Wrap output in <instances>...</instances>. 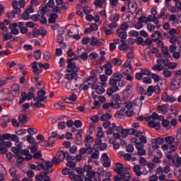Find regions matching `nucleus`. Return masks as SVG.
I'll use <instances>...</instances> for the list:
<instances>
[{"label": "nucleus", "instance_id": "f257e3e1", "mask_svg": "<svg viewBox=\"0 0 181 181\" xmlns=\"http://www.w3.org/2000/svg\"><path fill=\"white\" fill-rule=\"evenodd\" d=\"M74 58L69 59L67 62V69L66 71L69 74H65V78L67 80H73V78H76V83L75 86L76 87H81L83 86L82 83L77 82L78 81H83V79L81 78H78V71H80V67L77 66V64L76 62H73L74 60H78L80 59V55H74Z\"/></svg>", "mask_w": 181, "mask_h": 181}, {"label": "nucleus", "instance_id": "f03ea898", "mask_svg": "<svg viewBox=\"0 0 181 181\" xmlns=\"http://www.w3.org/2000/svg\"><path fill=\"white\" fill-rule=\"evenodd\" d=\"M122 77H124V76L120 72H116L112 74L109 80V84L112 87L107 90V95L111 97L114 93L119 91V88L118 87L117 84L119 83V81H121V80H122Z\"/></svg>", "mask_w": 181, "mask_h": 181}, {"label": "nucleus", "instance_id": "7ed1b4c3", "mask_svg": "<svg viewBox=\"0 0 181 181\" xmlns=\"http://www.w3.org/2000/svg\"><path fill=\"white\" fill-rule=\"evenodd\" d=\"M94 139L91 136H87L84 140V144L86 148H81V153H86L90 155L94 152V145L93 146Z\"/></svg>", "mask_w": 181, "mask_h": 181}, {"label": "nucleus", "instance_id": "20e7f679", "mask_svg": "<svg viewBox=\"0 0 181 181\" xmlns=\"http://www.w3.org/2000/svg\"><path fill=\"white\" fill-rule=\"evenodd\" d=\"M46 7H42L41 9H40L37 12V14L33 15L31 16L32 21H34L35 22H40L42 23L43 25H46L47 23V18L45 17V15H46Z\"/></svg>", "mask_w": 181, "mask_h": 181}, {"label": "nucleus", "instance_id": "39448f33", "mask_svg": "<svg viewBox=\"0 0 181 181\" xmlns=\"http://www.w3.org/2000/svg\"><path fill=\"white\" fill-rule=\"evenodd\" d=\"M91 80H93V83H89L90 86H92L91 88L93 90H95L97 94H103V93L105 92V89L103 86H97V78H91Z\"/></svg>", "mask_w": 181, "mask_h": 181}, {"label": "nucleus", "instance_id": "423d86ee", "mask_svg": "<svg viewBox=\"0 0 181 181\" xmlns=\"http://www.w3.org/2000/svg\"><path fill=\"white\" fill-rule=\"evenodd\" d=\"M93 149H96L98 151H105L107 149V144L103 143V140L101 139H97L95 141V144H93Z\"/></svg>", "mask_w": 181, "mask_h": 181}, {"label": "nucleus", "instance_id": "0eeeda50", "mask_svg": "<svg viewBox=\"0 0 181 181\" xmlns=\"http://www.w3.org/2000/svg\"><path fill=\"white\" fill-rule=\"evenodd\" d=\"M21 85L16 83L11 87V95L13 97H19L21 94Z\"/></svg>", "mask_w": 181, "mask_h": 181}, {"label": "nucleus", "instance_id": "6e6552de", "mask_svg": "<svg viewBox=\"0 0 181 181\" xmlns=\"http://www.w3.org/2000/svg\"><path fill=\"white\" fill-rule=\"evenodd\" d=\"M102 160L105 168H110L111 166V159L108 158V155L106 153L103 154Z\"/></svg>", "mask_w": 181, "mask_h": 181}, {"label": "nucleus", "instance_id": "1a4fd4ad", "mask_svg": "<svg viewBox=\"0 0 181 181\" xmlns=\"http://www.w3.org/2000/svg\"><path fill=\"white\" fill-rule=\"evenodd\" d=\"M69 177H70V179H71V180L83 181L84 178L86 177V175H76V173L72 171L69 174Z\"/></svg>", "mask_w": 181, "mask_h": 181}, {"label": "nucleus", "instance_id": "9d476101", "mask_svg": "<svg viewBox=\"0 0 181 181\" xmlns=\"http://www.w3.org/2000/svg\"><path fill=\"white\" fill-rule=\"evenodd\" d=\"M105 69V74L106 76H111L112 74V64L111 62H108L103 65Z\"/></svg>", "mask_w": 181, "mask_h": 181}, {"label": "nucleus", "instance_id": "9b49d317", "mask_svg": "<svg viewBox=\"0 0 181 181\" xmlns=\"http://www.w3.org/2000/svg\"><path fill=\"white\" fill-rule=\"evenodd\" d=\"M171 86H172L173 90H177V88H180L181 78H174L171 83Z\"/></svg>", "mask_w": 181, "mask_h": 181}, {"label": "nucleus", "instance_id": "f8f14e48", "mask_svg": "<svg viewBox=\"0 0 181 181\" xmlns=\"http://www.w3.org/2000/svg\"><path fill=\"white\" fill-rule=\"evenodd\" d=\"M115 171L117 175H122L124 173V164L121 163H116L115 165Z\"/></svg>", "mask_w": 181, "mask_h": 181}, {"label": "nucleus", "instance_id": "ddd939ff", "mask_svg": "<svg viewBox=\"0 0 181 181\" xmlns=\"http://www.w3.org/2000/svg\"><path fill=\"white\" fill-rule=\"evenodd\" d=\"M162 100H163L165 103H175V101H176V98L173 96L168 95V93H164L163 94Z\"/></svg>", "mask_w": 181, "mask_h": 181}, {"label": "nucleus", "instance_id": "4468645a", "mask_svg": "<svg viewBox=\"0 0 181 181\" xmlns=\"http://www.w3.org/2000/svg\"><path fill=\"white\" fill-rule=\"evenodd\" d=\"M67 155H69V152H64L63 151H59L57 153V158L59 159V162H64Z\"/></svg>", "mask_w": 181, "mask_h": 181}, {"label": "nucleus", "instance_id": "2eb2a0df", "mask_svg": "<svg viewBox=\"0 0 181 181\" xmlns=\"http://www.w3.org/2000/svg\"><path fill=\"white\" fill-rule=\"evenodd\" d=\"M46 33H47L46 29H45L44 28H41L40 30L33 31V36L34 37H37V36H40V35L41 36H46Z\"/></svg>", "mask_w": 181, "mask_h": 181}, {"label": "nucleus", "instance_id": "dca6fc26", "mask_svg": "<svg viewBox=\"0 0 181 181\" xmlns=\"http://www.w3.org/2000/svg\"><path fill=\"white\" fill-rule=\"evenodd\" d=\"M170 59V57H167V58H165V59L158 58L157 59V63H158V64H162L163 65V67L167 68L168 66H169V63L170 62V59Z\"/></svg>", "mask_w": 181, "mask_h": 181}, {"label": "nucleus", "instance_id": "f3484780", "mask_svg": "<svg viewBox=\"0 0 181 181\" xmlns=\"http://www.w3.org/2000/svg\"><path fill=\"white\" fill-rule=\"evenodd\" d=\"M18 26V23H13L10 24L9 28L11 30V33L12 35H19V30H18V28H16V27Z\"/></svg>", "mask_w": 181, "mask_h": 181}, {"label": "nucleus", "instance_id": "a211bd4d", "mask_svg": "<svg viewBox=\"0 0 181 181\" xmlns=\"http://www.w3.org/2000/svg\"><path fill=\"white\" fill-rule=\"evenodd\" d=\"M94 181H101V174L97 171H92L89 175Z\"/></svg>", "mask_w": 181, "mask_h": 181}, {"label": "nucleus", "instance_id": "6ab92c4d", "mask_svg": "<svg viewBox=\"0 0 181 181\" xmlns=\"http://www.w3.org/2000/svg\"><path fill=\"white\" fill-rule=\"evenodd\" d=\"M19 3H18V1H13L12 3V6L13 8V12L14 13H16V15H21V12L22 11L21 10V8H18Z\"/></svg>", "mask_w": 181, "mask_h": 181}, {"label": "nucleus", "instance_id": "aec40b11", "mask_svg": "<svg viewBox=\"0 0 181 181\" xmlns=\"http://www.w3.org/2000/svg\"><path fill=\"white\" fill-rule=\"evenodd\" d=\"M141 169L142 167L139 164L135 165L133 167V171L136 173V176H142V175H144V173L141 171Z\"/></svg>", "mask_w": 181, "mask_h": 181}, {"label": "nucleus", "instance_id": "412c9836", "mask_svg": "<svg viewBox=\"0 0 181 181\" xmlns=\"http://www.w3.org/2000/svg\"><path fill=\"white\" fill-rule=\"evenodd\" d=\"M37 95L40 101H46L47 96H46V91L44 90H38Z\"/></svg>", "mask_w": 181, "mask_h": 181}, {"label": "nucleus", "instance_id": "4be33fe9", "mask_svg": "<svg viewBox=\"0 0 181 181\" xmlns=\"http://www.w3.org/2000/svg\"><path fill=\"white\" fill-rule=\"evenodd\" d=\"M103 40H97L95 37H93L90 40V46H101L103 45Z\"/></svg>", "mask_w": 181, "mask_h": 181}, {"label": "nucleus", "instance_id": "5701e85b", "mask_svg": "<svg viewBox=\"0 0 181 181\" xmlns=\"http://www.w3.org/2000/svg\"><path fill=\"white\" fill-rule=\"evenodd\" d=\"M63 4V0H56L57 6L52 8V12L55 13H60L62 12V8L59 7V5Z\"/></svg>", "mask_w": 181, "mask_h": 181}, {"label": "nucleus", "instance_id": "b1692460", "mask_svg": "<svg viewBox=\"0 0 181 181\" xmlns=\"http://www.w3.org/2000/svg\"><path fill=\"white\" fill-rule=\"evenodd\" d=\"M21 97H25L28 101H30V100H32L33 97H35V93L32 92H28V93H26V92H22Z\"/></svg>", "mask_w": 181, "mask_h": 181}, {"label": "nucleus", "instance_id": "393cba45", "mask_svg": "<svg viewBox=\"0 0 181 181\" xmlns=\"http://www.w3.org/2000/svg\"><path fill=\"white\" fill-rule=\"evenodd\" d=\"M158 111H161L163 114H166L168 111H169V105H162L158 106Z\"/></svg>", "mask_w": 181, "mask_h": 181}, {"label": "nucleus", "instance_id": "a878e982", "mask_svg": "<svg viewBox=\"0 0 181 181\" xmlns=\"http://www.w3.org/2000/svg\"><path fill=\"white\" fill-rule=\"evenodd\" d=\"M115 128H117V125L114 123H112L110 127L107 129L106 134H107V135H112V134L115 132Z\"/></svg>", "mask_w": 181, "mask_h": 181}, {"label": "nucleus", "instance_id": "bb28decb", "mask_svg": "<svg viewBox=\"0 0 181 181\" xmlns=\"http://www.w3.org/2000/svg\"><path fill=\"white\" fill-rule=\"evenodd\" d=\"M165 69V66L162 64H156L152 66V70H155L157 71H162Z\"/></svg>", "mask_w": 181, "mask_h": 181}, {"label": "nucleus", "instance_id": "cd10ccee", "mask_svg": "<svg viewBox=\"0 0 181 181\" xmlns=\"http://www.w3.org/2000/svg\"><path fill=\"white\" fill-rule=\"evenodd\" d=\"M133 142H134V144H136L135 147L137 150L144 148V143H141V141H138V139L133 138Z\"/></svg>", "mask_w": 181, "mask_h": 181}, {"label": "nucleus", "instance_id": "c85d7f7f", "mask_svg": "<svg viewBox=\"0 0 181 181\" xmlns=\"http://www.w3.org/2000/svg\"><path fill=\"white\" fill-rule=\"evenodd\" d=\"M161 52L163 54V57H171L170 53H169V48L168 47H163Z\"/></svg>", "mask_w": 181, "mask_h": 181}, {"label": "nucleus", "instance_id": "c756f323", "mask_svg": "<svg viewBox=\"0 0 181 181\" xmlns=\"http://www.w3.org/2000/svg\"><path fill=\"white\" fill-rule=\"evenodd\" d=\"M107 2V0H95L94 5L97 6V8H103L104 6V4Z\"/></svg>", "mask_w": 181, "mask_h": 181}, {"label": "nucleus", "instance_id": "7c9ffc66", "mask_svg": "<svg viewBox=\"0 0 181 181\" xmlns=\"http://www.w3.org/2000/svg\"><path fill=\"white\" fill-rule=\"evenodd\" d=\"M112 118V115L110 113H105L100 117V121H107V119H111Z\"/></svg>", "mask_w": 181, "mask_h": 181}, {"label": "nucleus", "instance_id": "2f4dec72", "mask_svg": "<svg viewBox=\"0 0 181 181\" xmlns=\"http://www.w3.org/2000/svg\"><path fill=\"white\" fill-rule=\"evenodd\" d=\"M83 171L86 172V176H90L91 172H93V167L91 165H85L83 166Z\"/></svg>", "mask_w": 181, "mask_h": 181}, {"label": "nucleus", "instance_id": "473e14b6", "mask_svg": "<svg viewBox=\"0 0 181 181\" xmlns=\"http://www.w3.org/2000/svg\"><path fill=\"white\" fill-rule=\"evenodd\" d=\"M57 18H59V15H57V13H52L50 15L49 18L48 19L49 23H54V22H56V19H57Z\"/></svg>", "mask_w": 181, "mask_h": 181}, {"label": "nucleus", "instance_id": "72a5a7b5", "mask_svg": "<svg viewBox=\"0 0 181 181\" xmlns=\"http://www.w3.org/2000/svg\"><path fill=\"white\" fill-rule=\"evenodd\" d=\"M157 153V157H155L153 160L152 162L153 163H160V158H162V154L159 151H156Z\"/></svg>", "mask_w": 181, "mask_h": 181}, {"label": "nucleus", "instance_id": "f704fd0d", "mask_svg": "<svg viewBox=\"0 0 181 181\" xmlns=\"http://www.w3.org/2000/svg\"><path fill=\"white\" fill-rule=\"evenodd\" d=\"M8 93L5 92L4 90L0 91V100L1 101H6L8 100Z\"/></svg>", "mask_w": 181, "mask_h": 181}, {"label": "nucleus", "instance_id": "c9c22d12", "mask_svg": "<svg viewBox=\"0 0 181 181\" xmlns=\"http://www.w3.org/2000/svg\"><path fill=\"white\" fill-rule=\"evenodd\" d=\"M122 177V180H131V174L129 173H124L122 175H119Z\"/></svg>", "mask_w": 181, "mask_h": 181}, {"label": "nucleus", "instance_id": "e433bc0d", "mask_svg": "<svg viewBox=\"0 0 181 181\" xmlns=\"http://www.w3.org/2000/svg\"><path fill=\"white\" fill-rule=\"evenodd\" d=\"M148 124L151 128H155L156 127H160V123L159 122H155L153 120H150Z\"/></svg>", "mask_w": 181, "mask_h": 181}, {"label": "nucleus", "instance_id": "4c0bfd02", "mask_svg": "<svg viewBox=\"0 0 181 181\" xmlns=\"http://www.w3.org/2000/svg\"><path fill=\"white\" fill-rule=\"evenodd\" d=\"M93 151H95V152L90 153V158L91 159L97 160L100 157V151L97 149H93Z\"/></svg>", "mask_w": 181, "mask_h": 181}, {"label": "nucleus", "instance_id": "58836bf2", "mask_svg": "<svg viewBox=\"0 0 181 181\" xmlns=\"http://www.w3.org/2000/svg\"><path fill=\"white\" fill-rule=\"evenodd\" d=\"M42 103H45V100H40V99H39V100L37 102L34 103V107L35 108H40V107H42L43 108H45V107H46V105H45Z\"/></svg>", "mask_w": 181, "mask_h": 181}, {"label": "nucleus", "instance_id": "ea45409f", "mask_svg": "<svg viewBox=\"0 0 181 181\" xmlns=\"http://www.w3.org/2000/svg\"><path fill=\"white\" fill-rule=\"evenodd\" d=\"M110 62L111 63H113L115 66H121L122 64V61H121L119 58H112Z\"/></svg>", "mask_w": 181, "mask_h": 181}, {"label": "nucleus", "instance_id": "a19ab883", "mask_svg": "<svg viewBox=\"0 0 181 181\" xmlns=\"http://www.w3.org/2000/svg\"><path fill=\"white\" fill-rule=\"evenodd\" d=\"M165 141L169 145H172V144L176 143V141H175L174 137L172 136H169L165 137Z\"/></svg>", "mask_w": 181, "mask_h": 181}, {"label": "nucleus", "instance_id": "79ce46f5", "mask_svg": "<svg viewBox=\"0 0 181 181\" xmlns=\"http://www.w3.org/2000/svg\"><path fill=\"white\" fill-rule=\"evenodd\" d=\"M53 172V170L44 171L45 177L43 179L44 181H52V179H50V177H49L47 175L52 173Z\"/></svg>", "mask_w": 181, "mask_h": 181}, {"label": "nucleus", "instance_id": "37998d69", "mask_svg": "<svg viewBox=\"0 0 181 181\" xmlns=\"http://www.w3.org/2000/svg\"><path fill=\"white\" fill-rule=\"evenodd\" d=\"M32 69H33V73H37V71H40V73L42 72V70H39V68L37 67V62L36 61L32 63Z\"/></svg>", "mask_w": 181, "mask_h": 181}, {"label": "nucleus", "instance_id": "c03bdc74", "mask_svg": "<svg viewBox=\"0 0 181 181\" xmlns=\"http://www.w3.org/2000/svg\"><path fill=\"white\" fill-rule=\"evenodd\" d=\"M151 78H153L155 81V83H158L162 80V78H160V76L156 74H151Z\"/></svg>", "mask_w": 181, "mask_h": 181}, {"label": "nucleus", "instance_id": "a18cd8bd", "mask_svg": "<svg viewBox=\"0 0 181 181\" xmlns=\"http://www.w3.org/2000/svg\"><path fill=\"white\" fill-rule=\"evenodd\" d=\"M124 71H128V68L130 70H132V64H131V61L129 62H126L123 64Z\"/></svg>", "mask_w": 181, "mask_h": 181}, {"label": "nucleus", "instance_id": "49530a36", "mask_svg": "<svg viewBox=\"0 0 181 181\" xmlns=\"http://www.w3.org/2000/svg\"><path fill=\"white\" fill-rule=\"evenodd\" d=\"M54 0H49L47 3V5L42 6V8H46V13L47 12L48 8H54Z\"/></svg>", "mask_w": 181, "mask_h": 181}, {"label": "nucleus", "instance_id": "de8ad7c7", "mask_svg": "<svg viewBox=\"0 0 181 181\" xmlns=\"http://www.w3.org/2000/svg\"><path fill=\"white\" fill-rule=\"evenodd\" d=\"M177 67V63L175 62H172L170 61L168 66H167V69L170 70H175Z\"/></svg>", "mask_w": 181, "mask_h": 181}, {"label": "nucleus", "instance_id": "09e8293b", "mask_svg": "<svg viewBox=\"0 0 181 181\" xmlns=\"http://www.w3.org/2000/svg\"><path fill=\"white\" fill-rule=\"evenodd\" d=\"M163 74L165 78H170V77H172V71H169V69L164 70Z\"/></svg>", "mask_w": 181, "mask_h": 181}, {"label": "nucleus", "instance_id": "8fccbe9b", "mask_svg": "<svg viewBox=\"0 0 181 181\" xmlns=\"http://www.w3.org/2000/svg\"><path fill=\"white\" fill-rule=\"evenodd\" d=\"M34 57L36 60H39L42 57V51L37 49L34 52Z\"/></svg>", "mask_w": 181, "mask_h": 181}, {"label": "nucleus", "instance_id": "3c124183", "mask_svg": "<svg viewBox=\"0 0 181 181\" xmlns=\"http://www.w3.org/2000/svg\"><path fill=\"white\" fill-rule=\"evenodd\" d=\"M27 117L25 115H20V116L18 117V121L19 122H21L22 124H26L27 122Z\"/></svg>", "mask_w": 181, "mask_h": 181}, {"label": "nucleus", "instance_id": "603ef678", "mask_svg": "<svg viewBox=\"0 0 181 181\" xmlns=\"http://www.w3.org/2000/svg\"><path fill=\"white\" fill-rule=\"evenodd\" d=\"M151 145H152V148H153V149H158V148H159V144L158 140H156V139H153L151 141Z\"/></svg>", "mask_w": 181, "mask_h": 181}, {"label": "nucleus", "instance_id": "864d4df0", "mask_svg": "<svg viewBox=\"0 0 181 181\" xmlns=\"http://www.w3.org/2000/svg\"><path fill=\"white\" fill-rule=\"evenodd\" d=\"M154 87L153 86H148V89H147V95L148 97H151V95H152V94H153L154 93Z\"/></svg>", "mask_w": 181, "mask_h": 181}, {"label": "nucleus", "instance_id": "5fc2aeb1", "mask_svg": "<svg viewBox=\"0 0 181 181\" xmlns=\"http://www.w3.org/2000/svg\"><path fill=\"white\" fill-rule=\"evenodd\" d=\"M66 166L70 168L71 170H74L76 169V162L74 161H69L66 163Z\"/></svg>", "mask_w": 181, "mask_h": 181}, {"label": "nucleus", "instance_id": "6e6d98bb", "mask_svg": "<svg viewBox=\"0 0 181 181\" xmlns=\"http://www.w3.org/2000/svg\"><path fill=\"white\" fill-rule=\"evenodd\" d=\"M170 145V150L171 151V152H175L176 148H177V146H179V142L176 141L175 143Z\"/></svg>", "mask_w": 181, "mask_h": 181}, {"label": "nucleus", "instance_id": "4d7b16f0", "mask_svg": "<svg viewBox=\"0 0 181 181\" xmlns=\"http://www.w3.org/2000/svg\"><path fill=\"white\" fill-rule=\"evenodd\" d=\"M44 60H46V62H49L50 59H52V54L49 52H44Z\"/></svg>", "mask_w": 181, "mask_h": 181}, {"label": "nucleus", "instance_id": "13d9d810", "mask_svg": "<svg viewBox=\"0 0 181 181\" xmlns=\"http://www.w3.org/2000/svg\"><path fill=\"white\" fill-rule=\"evenodd\" d=\"M141 74H143V76H151L152 75V73L151 72V71L148 69H142L141 70Z\"/></svg>", "mask_w": 181, "mask_h": 181}, {"label": "nucleus", "instance_id": "bf43d9fd", "mask_svg": "<svg viewBox=\"0 0 181 181\" xmlns=\"http://www.w3.org/2000/svg\"><path fill=\"white\" fill-rule=\"evenodd\" d=\"M128 48V45L125 42L119 45V50H127Z\"/></svg>", "mask_w": 181, "mask_h": 181}, {"label": "nucleus", "instance_id": "052dcab7", "mask_svg": "<svg viewBox=\"0 0 181 181\" xmlns=\"http://www.w3.org/2000/svg\"><path fill=\"white\" fill-rule=\"evenodd\" d=\"M28 132L30 135H36L37 134V129L36 128H28Z\"/></svg>", "mask_w": 181, "mask_h": 181}, {"label": "nucleus", "instance_id": "680f3d73", "mask_svg": "<svg viewBox=\"0 0 181 181\" xmlns=\"http://www.w3.org/2000/svg\"><path fill=\"white\" fill-rule=\"evenodd\" d=\"M27 141L28 144H35L36 139H35L32 135H28L27 136Z\"/></svg>", "mask_w": 181, "mask_h": 181}, {"label": "nucleus", "instance_id": "e2e57ef3", "mask_svg": "<svg viewBox=\"0 0 181 181\" xmlns=\"http://www.w3.org/2000/svg\"><path fill=\"white\" fill-rule=\"evenodd\" d=\"M139 163L141 165V166H146V165H148V160L144 157H141L139 160Z\"/></svg>", "mask_w": 181, "mask_h": 181}, {"label": "nucleus", "instance_id": "0e129e2a", "mask_svg": "<svg viewBox=\"0 0 181 181\" xmlns=\"http://www.w3.org/2000/svg\"><path fill=\"white\" fill-rule=\"evenodd\" d=\"M156 25H153L152 23L147 24V29L149 32H155V28Z\"/></svg>", "mask_w": 181, "mask_h": 181}, {"label": "nucleus", "instance_id": "69168bd1", "mask_svg": "<svg viewBox=\"0 0 181 181\" xmlns=\"http://www.w3.org/2000/svg\"><path fill=\"white\" fill-rule=\"evenodd\" d=\"M88 57H89V59H90L91 61L95 60V59L98 57V54L95 52H92L89 54Z\"/></svg>", "mask_w": 181, "mask_h": 181}, {"label": "nucleus", "instance_id": "338daca9", "mask_svg": "<svg viewBox=\"0 0 181 181\" xmlns=\"http://www.w3.org/2000/svg\"><path fill=\"white\" fill-rule=\"evenodd\" d=\"M136 43H137V45L144 46L145 42L144 41V38H142L141 37H139L136 39Z\"/></svg>", "mask_w": 181, "mask_h": 181}, {"label": "nucleus", "instance_id": "774afa93", "mask_svg": "<svg viewBox=\"0 0 181 181\" xmlns=\"http://www.w3.org/2000/svg\"><path fill=\"white\" fill-rule=\"evenodd\" d=\"M98 138H103L104 136V132H103V127L98 128Z\"/></svg>", "mask_w": 181, "mask_h": 181}]
</instances>
